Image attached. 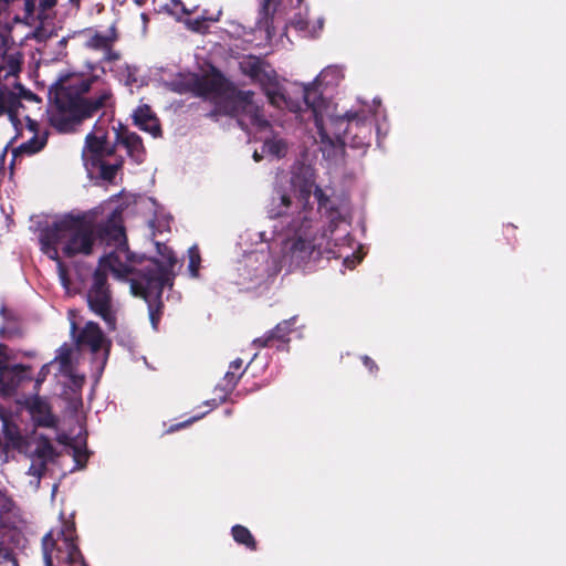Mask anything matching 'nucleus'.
<instances>
[{"instance_id":"nucleus-1","label":"nucleus","mask_w":566,"mask_h":566,"mask_svg":"<svg viewBox=\"0 0 566 566\" xmlns=\"http://www.w3.org/2000/svg\"><path fill=\"white\" fill-rule=\"evenodd\" d=\"M174 90L179 93L190 92L196 96L212 102L216 112L238 117L243 129H255L262 133V153L274 158L284 157L287 153V144L276 135H271L269 122L261 114L260 106L254 102V93L251 91H238L222 74L209 65L201 73H189L179 81L172 83Z\"/></svg>"},{"instance_id":"nucleus-26","label":"nucleus","mask_w":566,"mask_h":566,"mask_svg":"<svg viewBox=\"0 0 566 566\" xmlns=\"http://www.w3.org/2000/svg\"><path fill=\"white\" fill-rule=\"evenodd\" d=\"M19 71V59L13 54H7L0 48V78L14 75Z\"/></svg>"},{"instance_id":"nucleus-25","label":"nucleus","mask_w":566,"mask_h":566,"mask_svg":"<svg viewBox=\"0 0 566 566\" xmlns=\"http://www.w3.org/2000/svg\"><path fill=\"white\" fill-rule=\"evenodd\" d=\"M21 102L15 93L0 84V116L8 113L11 117L17 114Z\"/></svg>"},{"instance_id":"nucleus-16","label":"nucleus","mask_w":566,"mask_h":566,"mask_svg":"<svg viewBox=\"0 0 566 566\" xmlns=\"http://www.w3.org/2000/svg\"><path fill=\"white\" fill-rule=\"evenodd\" d=\"M77 344L87 346L92 353L97 354L104 348L105 337L96 323L88 322L80 333Z\"/></svg>"},{"instance_id":"nucleus-48","label":"nucleus","mask_w":566,"mask_h":566,"mask_svg":"<svg viewBox=\"0 0 566 566\" xmlns=\"http://www.w3.org/2000/svg\"><path fill=\"white\" fill-rule=\"evenodd\" d=\"M304 0H297V3L298 4H302Z\"/></svg>"},{"instance_id":"nucleus-21","label":"nucleus","mask_w":566,"mask_h":566,"mask_svg":"<svg viewBox=\"0 0 566 566\" xmlns=\"http://www.w3.org/2000/svg\"><path fill=\"white\" fill-rule=\"evenodd\" d=\"M72 355H73V352H72V349L70 347L62 346L59 349L57 355L54 358V360L51 361V365L59 364L60 373H62L65 376H69L70 378H73L74 379V384L76 386H80L83 382L84 377L83 376H77L75 374L74 365H73V361H72Z\"/></svg>"},{"instance_id":"nucleus-12","label":"nucleus","mask_w":566,"mask_h":566,"mask_svg":"<svg viewBox=\"0 0 566 566\" xmlns=\"http://www.w3.org/2000/svg\"><path fill=\"white\" fill-rule=\"evenodd\" d=\"M167 10L175 15L178 21L184 22L187 30L196 33H207L209 23L217 21V19L203 15L199 18H189L192 10L187 9L181 0H170V3L167 4Z\"/></svg>"},{"instance_id":"nucleus-23","label":"nucleus","mask_w":566,"mask_h":566,"mask_svg":"<svg viewBox=\"0 0 566 566\" xmlns=\"http://www.w3.org/2000/svg\"><path fill=\"white\" fill-rule=\"evenodd\" d=\"M295 324V317L279 323L272 331L268 332L262 337L255 338L253 344L259 347H265L273 339L285 340L291 332L292 326Z\"/></svg>"},{"instance_id":"nucleus-40","label":"nucleus","mask_w":566,"mask_h":566,"mask_svg":"<svg viewBox=\"0 0 566 566\" xmlns=\"http://www.w3.org/2000/svg\"><path fill=\"white\" fill-rule=\"evenodd\" d=\"M345 264H347V266H349V268H353L354 264H355V261L354 260H349V259H345Z\"/></svg>"},{"instance_id":"nucleus-38","label":"nucleus","mask_w":566,"mask_h":566,"mask_svg":"<svg viewBox=\"0 0 566 566\" xmlns=\"http://www.w3.org/2000/svg\"><path fill=\"white\" fill-rule=\"evenodd\" d=\"M28 125L31 132L35 130L36 122L32 120L30 117H27Z\"/></svg>"},{"instance_id":"nucleus-42","label":"nucleus","mask_w":566,"mask_h":566,"mask_svg":"<svg viewBox=\"0 0 566 566\" xmlns=\"http://www.w3.org/2000/svg\"><path fill=\"white\" fill-rule=\"evenodd\" d=\"M60 43H61V44H65V43H66L65 38H63V39L61 40V42H60Z\"/></svg>"},{"instance_id":"nucleus-22","label":"nucleus","mask_w":566,"mask_h":566,"mask_svg":"<svg viewBox=\"0 0 566 566\" xmlns=\"http://www.w3.org/2000/svg\"><path fill=\"white\" fill-rule=\"evenodd\" d=\"M62 536L65 552L60 551L61 566H86L81 552L72 538L64 533H62Z\"/></svg>"},{"instance_id":"nucleus-45","label":"nucleus","mask_w":566,"mask_h":566,"mask_svg":"<svg viewBox=\"0 0 566 566\" xmlns=\"http://www.w3.org/2000/svg\"><path fill=\"white\" fill-rule=\"evenodd\" d=\"M256 357V354H253V356L251 357V360H254Z\"/></svg>"},{"instance_id":"nucleus-2","label":"nucleus","mask_w":566,"mask_h":566,"mask_svg":"<svg viewBox=\"0 0 566 566\" xmlns=\"http://www.w3.org/2000/svg\"><path fill=\"white\" fill-rule=\"evenodd\" d=\"M107 220L99 224L98 238L114 250L101 258L93 277V284L87 293L91 310L99 315L108 327H115V315L112 310V298L106 286V272L116 279L140 274L145 256L132 254L127 248L126 235L122 224V212L117 209L106 214Z\"/></svg>"},{"instance_id":"nucleus-29","label":"nucleus","mask_w":566,"mask_h":566,"mask_svg":"<svg viewBox=\"0 0 566 566\" xmlns=\"http://www.w3.org/2000/svg\"><path fill=\"white\" fill-rule=\"evenodd\" d=\"M97 166L99 167L101 177L106 181H113L122 166V163L107 164L104 160H101Z\"/></svg>"},{"instance_id":"nucleus-6","label":"nucleus","mask_w":566,"mask_h":566,"mask_svg":"<svg viewBox=\"0 0 566 566\" xmlns=\"http://www.w3.org/2000/svg\"><path fill=\"white\" fill-rule=\"evenodd\" d=\"M291 189L294 197L281 190L272 196L268 206V213L271 218L291 213L296 214L305 209H314L313 205L310 203V199L314 195L318 203L317 211L324 209L325 212H328L331 223L338 219L339 214L334 211L328 197L316 186L314 170L310 166H300L293 171Z\"/></svg>"},{"instance_id":"nucleus-35","label":"nucleus","mask_w":566,"mask_h":566,"mask_svg":"<svg viewBox=\"0 0 566 566\" xmlns=\"http://www.w3.org/2000/svg\"><path fill=\"white\" fill-rule=\"evenodd\" d=\"M363 363L367 368H369V370L377 368L375 363L368 356L363 357Z\"/></svg>"},{"instance_id":"nucleus-34","label":"nucleus","mask_w":566,"mask_h":566,"mask_svg":"<svg viewBox=\"0 0 566 566\" xmlns=\"http://www.w3.org/2000/svg\"><path fill=\"white\" fill-rule=\"evenodd\" d=\"M49 366L50 365H44L40 373H39V376H38V379H36V382L40 384L41 381H43L46 377V375L49 374Z\"/></svg>"},{"instance_id":"nucleus-41","label":"nucleus","mask_w":566,"mask_h":566,"mask_svg":"<svg viewBox=\"0 0 566 566\" xmlns=\"http://www.w3.org/2000/svg\"><path fill=\"white\" fill-rule=\"evenodd\" d=\"M106 360V352L102 354V361L104 363Z\"/></svg>"},{"instance_id":"nucleus-18","label":"nucleus","mask_w":566,"mask_h":566,"mask_svg":"<svg viewBox=\"0 0 566 566\" xmlns=\"http://www.w3.org/2000/svg\"><path fill=\"white\" fill-rule=\"evenodd\" d=\"M117 140L126 148L127 155L137 164L145 159V148L142 138L133 132L123 130L117 133Z\"/></svg>"},{"instance_id":"nucleus-15","label":"nucleus","mask_w":566,"mask_h":566,"mask_svg":"<svg viewBox=\"0 0 566 566\" xmlns=\"http://www.w3.org/2000/svg\"><path fill=\"white\" fill-rule=\"evenodd\" d=\"M344 80V71L340 66L337 65H331L325 67L315 78V81L312 84L304 85L302 88V95H305V91L308 88L311 91H314L316 93V102H318V98L324 99L322 95L317 92L318 86H323L325 88H333L340 84V82ZM302 109H305L304 103L301 104Z\"/></svg>"},{"instance_id":"nucleus-8","label":"nucleus","mask_w":566,"mask_h":566,"mask_svg":"<svg viewBox=\"0 0 566 566\" xmlns=\"http://www.w3.org/2000/svg\"><path fill=\"white\" fill-rule=\"evenodd\" d=\"M90 90V83L74 77L67 86L61 85L56 92L57 109L51 114V123L60 132L73 130L83 119L105 106L111 92L103 90L96 97H82Z\"/></svg>"},{"instance_id":"nucleus-19","label":"nucleus","mask_w":566,"mask_h":566,"mask_svg":"<svg viewBox=\"0 0 566 566\" xmlns=\"http://www.w3.org/2000/svg\"><path fill=\"white\" fill-rule=\"evenodd\" d=\"M324 22V18L310 20L307 17H303L298 13L295 14L287 24H284V30L281 35H286L289 28L293 29L295 32H307L311 35H314L323 31Z\"/></svg>"},{"instance_id":"nucleus-24","label":"nucleus","mask_w":566,"mask_h":566,"mask_svg":"<svg viewBox=\"0 0 566 566\" xmlns=\"http://www.w3.org/2000/svg\"><path fill=\"white\" fill-rule=\"evenodd\" d=\"M114 39L115 38H91L86 42V45L99 53L102 61H116L119 59V54L112 50Z\"/></svg>"},{"instance_id":"nucleus-31","label":"nucleus","mask_w":566,"mask_h":566,"mask_svg":"<svg viewBox=\"0 0 566 566\" xmlns=\"http://www.w3.org/2000/svg\"><path fill=\"white\" fill-rule=\"evenodd\" d=\"M43 558L45 566H54L53 557H52V548L54 546V541L52 538L51 533L46 534L43 537Z\"/></svg>"},{"instance_id":"nucleus-39","label":"nucleus","mask_w":566,"mask_h":566,"mask_svg":"<svg viewBox=\"0 0 566 566\" xmlns=\"http://www.w3.org/2000/svg\"><path fill=\"white\" fill-rule=\"evenodd\" d=\"M263 154L264 153H259L258 150H254V154H253V158L255 161H260L261 158L263 157Z\"/></svg>"},{"instance_id":"nucleus-4","label":"nucleus","mask_w":566,"mask_h":566,"mask_svg":"<svg viewBox=\"0 0 566 566\" xmlns=\"http://www.w3.org/2000/svg\"><path fill=\"white\" fill-rule=\"evenodd\" d=\"M281 220L280 263L289 269H297L317 260L327 233L318 223V211L305 209L296 214H283Z\"/></svg>"},{"instance_id":"nucleus-13","label":"nucleus","mask_w":566,"mask_h":566,"mask_svg":"<svg viewBox=\"0 0 566 566\" xmlns=\"http://www.w3.org/2000/svg\"><path fill=\"white\" fill-rule=\"evenodd\" d=\"M29 377V367L23 365L10 366L7 356L0 350V391L11 390Z\"/></svg>"},{"instance_id":"nucleus-3","label":"nucleus","mask_w":566,"mask_h":566,"mask_svg":"<svg viewBox=\"0 0 566 566\" xmlns=\"http://www.w3.org/2000/svg\"><path fill=\"white\" fill-rule=\"evenodd\" d=\"M311 90L305 91V109L301 111V119H314L321 142L327 145L348 144L354 148H363L369 144L371 135V111H344L339 113L337 105L318 98Z\"/></svg>"},{"instance_id":"nucleus-46","label":"nucleus","mask_w":566,"mask_h":566,"mask_svg":"<svg viewBox=\"0 0 566 566\" xmlns=\"http://www.w3.org/2000/svg\"><path fill=\"white\" fill-rule=\"evenodd\" d=\"M256 357V354H253V356L251 357V360H254Z\"/></svg>"},{"instance_id":"nucleus-14","label":"nucleus","mask_w":566,"mask_h":566,"mask_svg":"<svg viewBox=\"0 0 566 566\" xmlns=\"http://www.w3.org/2000/svg\"><path fill=\"white\" fill-rule=\"evenodd\" d=\"M280 3L281 0H261L258 19L254 28L252 29L253 32H263L264 35L276 34V24L279 23V20L275 13Z\"/></svg>"},{"instance_id":"nucleus-27","label":"nucleus","mask_w":566,"mask_h":566,"mask_svg":"<svg viewBox=\"0 0 566 566\" xmlns=\"http://www.w3.org/2000/svg\"><path fill=\"white\" fill-rule=\"evenodd\" d=\"M46 144L45 135H33L29 140L22 143L15 150L18 154L33 155L40 151Z\"/></svg>"},{"instance_id":"nucleus-11","label":"nucleus","mask_w":566,"mask_h":566,"mask_svg":"<svg viewBox=\"0 0 566 566\" xmlns=\"http://www.w3.org/2000/svg\"><path fill=\"white\" fill-rule=\"evenodd\" d=\"M112 153L113 148L108 145L106 132L102 127L95 128L92 133L87 134L82 151V159L87 170L90 167H96L104 157L109 156Z\"/></svg>"},{"instance_id":"nucleus-32","label":"nucleus","mask_w":566,"mask_h":566,"mask_svg":"<svg viewBox=\"0 0 566 566\" xmlns=\"http://www.w3.org/2000/svg\"><path fill=\"white\" fill-rule=\"evenodd\" d=\"M45 469V464L42 461L33 462L28 470V474L35 478L34 488H39L40 479Z\"/></svg>"},{"instance_id":"nucleus-43","label":"nucleus","mask_w":566,"mask_h":566,"mask_svg":"<svg viewBox=\"0 0 566 566\" xmlns=\"http://www.w3.org/2000/svg\"><path fill=\"white\" fill-rule=\"evenodd\" d=\"M4 313H6V308H4V307H2V308H1V314H2V315H4Z\"/></svg>"},{"instance_id":"nucleus-10","label":"nucleus","mask_w":566,"mask_h":566,"mask_svg":"<svg viewBox=\"0 0 566 566\" xmlns=\"http://www.w3.org/2000/svg\"><path fill=\"white\" fill-rule=\"evenodd\" d=\"M57 0H24L23 21L34 30L28 35H44L48 20L52 19V11Z\"/></svg>"},{"instance_id":"nucleus-20","label":"nucleus","mask_w":566,"mask_h":566,"mask_svg":"<svg viewBox=\"0 0 566 566\" xmlns=\"http://www.w3.org/2000/svg\"><path fill=\"white\" fill-rule=\"evenodd\" d=\"M134 122L140 129L148 132L154 137H157L160 135V127L158 124V119L153 114L149 106H147V105L139 106L134 112Z\"/></svg>"},{"instance_id":"nucleus-9","label":"nucleus","mask_w":566,"mask_h":566,"mask_svg":"<svg viewBox=\"0 0 566 566\" xmlns=\"http://www.w3.org/2000/svg\"><path fill=\"white\" fill-rule=\"evenodd\" d=\"M239 65L244 75L262 87L272 105L279 108H287L293 113L302 111L298 102H293L283 94L274 69L264 60L254 55H248L242 57Z\"/></svg>"},{"instance_id":"nucleus-30","label":"nucleus","mask_w":566,"mask_h":566,"mask_svg":"<svg viewBox=\"0 0 566 566\" xmlns=\"http://www.w3.org/2000/svg\"><path fill=\"white\" fill-rule=\"evenodd\" d=\"M188 256H189L188 271L192 277H197L201 259H200L199 250L196 245L189 248Z\"/></svg>"},{"instance_id":"nucleus-17","label":"nucleus","mask_w":566,"mask_h":566,"mask_svg":"<svg viewBox=\"0 0 566 566\" xmlns=\"http://www.w3.org/2000/svg\"><path fill=\"white\" fill-rule=\"evenodd\" d=\"M242 364L243 361L240 358L233 360L222 381L216 386L214 391L220 392L219 398L221 401H224L227 395L235 387L239 379L244 374L245 368H242Z\"/></svg>"},{"instance_id":"nucleus-47","label":"nucleus","mask_w":566,"mask_h":566,"mask_svg":"<svg viewBox=\"0 0 566 566\" xmlns=\"http://www.w3.org/2000/svg\"><path fill=\"white\" fill-rule=\"evenodd\" d=\"M256 357V354H253V356L251 357V360H254Z\"/></svg>"},{"instance_id":"nucleus-33","label":"nucleus","mask_w":566,"mask_h":566,"mask_svg":"<svg viewBox=\"0 0 566 566\" xmlns=\"http://www.w3.org/2000/svg\"><path fill=\"white\" fill-rule=\"evenodd\" d=\"M39 424L41 426H44V427H52L54 426V418L51 413H44L43 417L41 419L38 420Z\"/></svg>"},{"instance_id":"nucleus-44","label":"nucleus","mask_w":566,"mask_h":566,"mask_svg":"<svg viewBox=\"0 0 566 566\" xmlns=\"http://www.w3.org/2000/svg\"><path fill=\"white\" fill-rule=\"evenodd\" d=\"M72 331H75V323H72Z\"/></svg>"},{"instance_id":"nucleus-36","label":"nucleus","mask_w":566,"mask_h":566,"mask_svg":"<svg viewBox=\"0 0 566 566\" xmlns=\"http://www.w3.org/2000/svg\"><path fill=\"white\" fill-rule=\"evenodd\" d=\"M8 504V499L4 496L3 493L0 492V507L6 509Z\"/></svg>"},{"instance_id":"nucleus-5","label":"nucleus","mask_w":566,"mask_h":566,"mask_svg":"<svg viewBox=\"0 0 566 566\" xmlns=\"http://www.w3.org/2000/svg\"><path fill=\"white\" fill-rule=\"evenodd\" d=\"M95 223L96 220L87 214H66L41 232V250L51 260L56 261L62 279H64V268L60 261V251L67 258L90 254L97 239Z\"/></svg>"},{"instance_id":"nucleus-7","label":"nucleus","mask_w":566,"mask_h":566,"mask_svg":"<svg viewBox=\"0 0 566 566\" xmlns=\"http://www.w3.org/2000/svg\"><path fill=\"white\" fill-rule=\"evenodd\" d=\"M161 261L148 259L143 262L140 274L132 276L129 289L133 295L148 304L149 319L154 329L160 318V296L164 287L171 286V274L176 264L174 252L165 244L156 243Z\"/></svg>"},{"instance_id":"nucleus-28","label":"nucleus","mask_w":566,"mask_h":566,"mask_svg":"<svg viewBox=\"0 0 566 566\" xmlns=\"http://www.w3.org/2000/svg\"><path fill=\"white\" fill-rule=\"evenodd\" d=\"M232 536L237 543L243 544L250 549H255V541L247 527L241 525L233 526Z\"/></svg>"},{"instance_id":"nucleus-37","label":"nucleus","mask_w":566,"mask_h":566,"mask_svg":"<svg viewBox=\"0 0 566 566\" xmlns=\"http://www.w3.org/2000/svg\"><path fill=\"white\" fill-rule=\"evenodd\" d=\"M14 0H0V11L4 10Z\"/></svg>"}]
</instances>
